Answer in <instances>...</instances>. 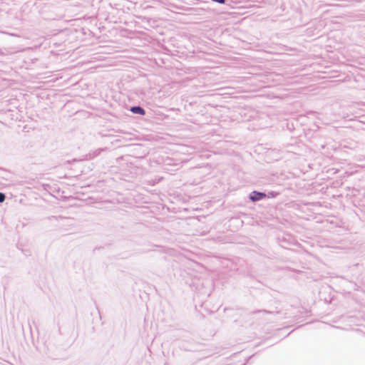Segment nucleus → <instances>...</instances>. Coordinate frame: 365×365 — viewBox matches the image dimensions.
<instances>
[{"mask_svg": "<svg viewBox=\"0 0 365 365\" xmlns=\"http://www.w3.org/2000/svg\"><path fill=\"white\" fill-rule=\"evenodd\" d=\"M276 195H277V193L274 194L273 192H270L268 193V195H266L264 192H258V191H252L250 194L249 197L252 202H257V201H259L266 197H274Z\"/></svg>", "mask_w": 365, "mask_h": 365, "instance_id": "f257e3e1", "label": "nucleus"}, {"mask_svg": "<svg viewBox=\"0 0 365 365\" xmlns=\"http://www.w3.org/2000/svg\"><path fill=\"white\" fill-rule=\"evenodd\" d=\"M130 111L135 114L144 115L145 113V110L139 106H133L130 108Z\"/></svg>", "mask_w": 365, "mask_h": 365, "instance_id": "f03ea898", "label": "nucleus"}, {"mask_svg": "<svg viewBox=\"0 0 365 365\" xmlns=\"http://www.w3.org/2000/svg\"><path fill=\"white\" fill-rule=\"evenodd\" d=\"M6 196L3 192H0V203H2L5 200Z\"/></svg>", "mask_w": 365, "mask_h": 365, "instance_id": "7ed1b4c3", "label": "nucleus"}, {"mask_svg": "<svg viewBox=\"0 0 365 365\" xmlns=\"http://www.w3.org/2000/svg\"><path fill=\"white\" fill-rule=\"evenodd\" d=\"M214 2H217L221 4H224L225 3V0H212Z\"/></svg>", "mask_w": 365, "mask_h": 365, "instance_id": "20e7f679", "label": "nucleus"}, {"mask_svg": "<svg viewBox=\"0 0 365 365\" xmlns=\"http://www.w3.org/2000/svg\"><path fill=\"white\" fill-rule=\"evenodd\" d=\"M96 153H97L96 155H98V153H100V150L99 151L96 150Z\"/></svg>", "mask_w": 365, "mask_h": 365, "instance_id": "39448f33", "label": "nucleus"}, {"mask_svg": "<svg viewBox=\"0 0 365 365\" xmlns=\"http://www.w3.org/2000/svg\"><path fill=\"white\" fill-rule=\"evenodd\" d=\"M96 153H97L96 155H98V153H100V150L99 151L96 150Z\"/></svg>", "mask_w": 365, "mask_h": 365, "instance_id": "423d86ee", "label": "nucleus"}]
</instances>
